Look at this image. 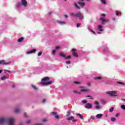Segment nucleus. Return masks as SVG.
Returning <instances> with one entry per match:
<instances>
[{"mask_svg": "<svg viewBox=\"0 0 125 125\" xmlns=\"http://www.w3.org/2000/svg\"><path fill=\"white\" fill-rule=\"evenodd\" d=\"M6 123L8 125H15L14 119L10 118L6 119L3 117H0V125H4Z\"/></svg>", "mask_w": 125, "mask_h": 125, "instance_id": "obj_1", "label": "nucleus"}, {"mask_svg": "<svg viewBox=\"0 0 125 125\" xmlns=\"http://www.w3.org/2000/svg\"><path fill=\"white\" fill-rule=\"evenodd\" d=\"M50 78L48 77H46L42 78V83H41L43 85H48L49 84H52V83H53V81H50L48 82Z\"/></svg>", "mask_w": 125, "mask_h": 125, "instance_id": "obj_2", "label": "nucleus"}, {"mask_svg": "<svg viewBox=\"0 0 125 125\" xmlns=\"http://www.w3.org/2000/svg\"><path fill=\"white\" fill-rule=\"evenodd\" d=\"M76 17H78L80 20H83V15L81 12H78L77 13Z\"/></svg>", "mask_w": 125, "mask_h": 125, "instance_id": "obj_3", "label": "nucleus"}, {"mask_svg": "<svg viewBox=\"0 0 125 125\" xmlns=\"http://www.w3.org/2000/svg\"><path fill=\"white\" fill-rule=\"evenodd\" d=\"M106 94H109V96H116V94H117L116 91H108L106 92Z\"/></svg>", "mask_w": 125, "mask_h": 125, "instance_id": "obj_4", "label": "nucleus"}, {"mask_svg": "<svg viewBox=\"0 0 125 125\" xmlns=\"http://www.w3.org/2000/svg\"><path fill=\"white\" fill-rule=\"evenodd\" d=\"M94 104H95V105H97L95 107V109H97V110H99V109H100L101 108V107L99 105V102H97V101H95L94 102Z\"/></svg>", "mask_w": 125, "mask_h": 125, "instance_id": "obj_5", "label": "nucleus"}, {"mask_svg": "<svg viewBox=\"0 0 125 125\" xmlns=\"http://www.w3.org/2000/svg\"><path fill=\"white\" fill-rule=\"evenodd\" d=\"M85 108H86V109H91V108H92V104L90 103H87L85 106Z\"/></svg>", "mask_w": 125, "mask_h": 125, "instance_id": "obj_6", "label": "nucleus"}, {"mask_svg": "<svg viewBox=\"0 0 125 125\" xmlns=\"http://www.w3.org/2000/svg\"><path fill=\"white\" fill-rule=\"evenodd\" d=\"M52 115L55 116V119L57 120H59V115H57V112H52Z\"/></svg>", "mask_w": 125, "mask_h": 125, "instance_id": "obj_7", "label": "nucleus"}, {"mask_svg": "<svg viewBox=\"0 0 125 125\" xmlns=\"http://www.w3.org/2000/svg\"><path fill=\"white\" fill-rule=\"evenodd\" d=\"M0 64H2V65H7V64H9V62H6L4 60H1L0 61Z\"/></svg>", "mask_w": 125, "mask_h": 125, "instance_id": "obj_8", "label": "nucleus"}, {"mask_svg": "<svg viewBox=\"0 0 125 125\" xmlns=\"http://www.w3.org/2000/svg\"><path fill=\"white\" fill-rule=\"evenodd\" d=\"M21 3L22 4V5H23V6H25L26 7V6H27V1L26 0H21Z\"/></svg>", "mask_w": 125, "mask_h": 125, "instance_id": "obj_9", "label": "nucleus"}, {"mask_svg": "<svg viewBox=\"0 0 125 125\" xmlns=\"http://www.w3.org/2000/svg\"><path fill=\"white\" fill-rule=\"evenodd\" d=\"M37 51V49H33L32 50L28 51L27 52V54H31L32 53H35Z\"/></svg>", "mask_w": 125, "mask_h": 125, "instance_id": "obj_10", "label": "nucleus"}, {"mask_svg": "<svg viewBox=\"0 0 125 125\" xmlns=\"http://www.w3.org/2000/svg\"><path fill=\"white\" fill-rule=\"evenodd\" d=\"M77 3L80 5L81 6H84V5H85V3L83 2L79 1L77 2Z\"/></svg>", "mask_w": 125, "mask_h": 125, "instance_id": "obj_11", "label": "nucleus"}, {"mask_svg": "<svg viewBox=\"0 0 125 125\" xmlns=\"http://www.w3.org/2000/svg\"><path fill=\"white\" fill-rule=\"evenodd\" d=\"M102 28H103L102 25H99L98 26V31H100V32H102V31H103V29H102Z\"/></svg>", "mask_w": 125, "mask_h": 125, "instance_id": "obj_12", "label": "nucleus"}, {"mask_svg": "<svg viewBox=\"0 0 125 125\" xmlns=\"http://www.w3.org/2000/svg\"><path fill=\"white\" fill-rule=\"evenodd\" d=\"M103 116V114H99L96 115V118L97 119H101V118H102Z\"/></svg>", "mask_w": 125, "mask_h": 125, "instance_id": "obj_13", "label": "nucleus"}, {"mask_svg": "<svg viewBox=\"0 0 125 125\" xmlns=\"http://www.w3.org/2000/svg\"><path fill=\"white\" fill-rule=\"evenodd\" d=\"M88 31H90V32H91V33H93V34H94V35H96V33L94 31H93V30L92 29H91L90 27H88Z\"/></svg>", "mask_w": 125, "mask_h": 125, "instance_id": "obj_14", "label": "nucleus"}, {"mask_svg": "<svg viewBox=\"0 0 125 125\" xmlns=\"http://www.w3.org/2000/svg\"><path fill=\"white\" fill-rule=\"evenodd\" d=\"M76 115L79 117V118H80L81 120H83V115H81L80 113H77Z\"/></svg>", "mask_w": 125, "mask_h": 125, "instance_id": "obj_15", "label": "nucleus"}, {"mask_svg": "<svg viewBox=\"0 0 125 125\" xmlns=\"http://www.w3.org/2000/svg\"><path fill=\"white\" fill-rule=\"evenodd\" d=\"M70 16H72V17H77V13H71L70 14Z\"/></svg>", "mask_w": 125, "mask_h": 125, "instance_id": "obj_16", "label": "nucleus"}, {"mask_svg": "<svg viewBox=\"0 0 125 125\" xmlns=\"http://www.w3.org/2000/svg\"><path fill=\"white\" fill-rule=\"evenodd\" d=\"M24 40V37H21L18 40V42H23Z\"/></svg>", "mask_w": 125, "mask_h": 125, "instance_id": "obj_17", "label": "nucleus"}, {"mask_svg": "<svg viewBox=\"0 0 125 125\" xmlns=\"http://www.w3.org/2000/svg\"><path fill=\"white\" fill-rule=\"evenodd\" d=\"M100 20L102 21V22H108V21H109L108 20H104V18H101Z\"/></svg>", "mask_w": 125, "mask_h": 125, "instance_id": "obj_18", "label": "nucleus"}, {"mask_svg": "<svg viewBox=\"0 0 125 125\" xmlns=\"http://www.w3.org/2000/svg\"><path fill=\"white\" fill-rule=\"evenodd\" d=\"M74 119H75V117H74V116H71L67 118V121H72V120H74Z\"/></svg>", "mask_w": 125, "mask_h": 125, "instance_id": "obj_19", "label": "nucleus"}, {"mask_svg": "<svg viewBox=\"0 0 125 125\" xmlns=\"http://www.w3.org/2000/svg\"><path fill=\"white\" fill-rule=\"evenodd\" d=\"M74 5L76 7V8H77V9H81V7H80V6H79V5H78V4H77V3H74Z\"/></svg>", "mask_w": 125, "mask_h": 125, "instance_id": "obj_20", "label": "nucleus"}, {"mask_svg": "<svg viewBox=\"0 0 125 125\" xmlns=\"http://www.w3.org/2000/svg\"><path fill=\"white\" fill-rule=\"evenodd\" d=\"M73 56H74V57H78V55L77 52H73L72 53Z\"/></svg>", "mask_w": 125, "mask_h": 125, "instance_id": "obj_21", "label": "nucleus"}, {"mask_svg": "<svg viewBox=\"0 0 125 125\" xmlns=\"http://www.w3.org/2000/svg\"><path fill=\"white\" fill-rule=\"evenodd\" d=\"M32 87L34 89V90H38V87L35 85H31Z\"/></svg>", "mask_w": 125, "mask_h": 125, "instance_id": "obj_22", "label": "nucleus"}, {"mask_svg": "<svg viewBox=\"0 0 125 125\" xmlns=\"http://www.w3.org/2000/svg\"><path fill=\"white\" fill-rule=\"evenodd\" d=\"M102 77H97L94 78V80L99 81V80H102Z\"/></svg>", "mask_w": 125, "mask_h": 125, "instance_id": "obj_23", "label": "nucleus"}, {"mask_svg": "<svg viewBox=\"0 0 125 125\" xmlns=\"http://www.w3.org/2000/svg\"><path fill=\"white\" fill-rule=\"evenodd\" d=\"M81 91H82V92L89 91V89H82L81 90Z\"/></svg>", "mask_w": 125, "mask_h": 125, "instance_id": "obj_24", "label": "nucleus"}, {"mask_svg": "<svg viewBox=\"0 0 125 125\" xmlns=\"http://www.w3.org/2000/svg\"><path fill=\"white\" fill-rule=\"evenodd\" d=\"M69 116H71V111L68 110L67 112L66 117H69Z\"/></svg>", "mask_w": 125, "mask_h": 125, "instance_id": "obj_25", "label": "nucleus"}, {"mask_svg": "<svg viewBox=\"0 0 125 125\" xmlns=\"http://www.w3.org/2000/svg\"><path fill=\"white\" fill-rule=\"evenodd\" d=\"M60 56H62V57H63V58H65V57H66V55H65V54H63L62 53H61L60 54Z\"/></svg>", "mask_w": 125, "mask_h": 125, "instance_id": "obj_26", "label": "nucleus"}, {"mask_svg": "<svg viewBox=\"0 0 125 125\" xmlns=\"http://www.w3.org/2000/svg\"><path fill=\"white\" fill-rule=\"evenodd\" d=\"M116 14L117 16H118V15H119H119H122V13L121 12H119V11H117L116 12Z\"/></svg>", "mask_w": 125, "mask_h": 125, "instance_id": "obj_27", "label": "nucleus"}, {"mask_svg": "<svg viewBox=\"0 0 125 125\" xmlns=\"http://www.w3.org/2000/svg\"><path fill=\"white\" fill-rule=\"evenodd\" d=\"M101 1L103 4H106V0H101Z\"/></svg>", "mask_w": 125, "mask_h": 125, "instance_id": "obj_28", "label": "nucleus"}, {"mask_svg": "<svg viewBox=\"0 0 125 125\" xmlns=\"http://www.w3.org/2000/svg\"><path fill=\"white\" fill-rule=\"evenodd\" d=\"M6 76H2V77H1V80L2 81H3V80H6Z\"/></svg>", "mask_w": 125, "mask_h": 125, "instance_id": "obj_29", "label": "nucleus"}, {"mask_svg": "<svg viewBox=\"0 0 125 125\" xmlns=\"http://www.w3.org/2000/svg\"><path fill=\"white\" fill-rule=\"evenodd\" d=\"M20 6H21V3H20V2H18L17 5V7L18 8H19V7H20Z\"/></svg>", "mask_w": 125, "mask_h": 125, "instance_id": "obj_30", "label": "nucleus"}, {"mask_svg": "<svg viewBox=\"0 0 125 125\" xmlns=\"http://www.w3.org/2000/svg\"><path fill=\"white\" fill-rule=\"evenodd\" d=\"M111 122H116V118L115 117H112L111 119Z\"/></svg>", "mask_w": 125, "mask_h": 125, "instance_id": "obj_31", "label": "nucleus"}, {"mask_svg": "<svg viewBox=\"0 0 125 125\" xmlns=\"http://www.w3.org/2000/svg\"><path fill=\"white\" fill-rule=\"evenodd\" d=\"M122 109H123V110H125V104H122L121 106Z\"/></svg>", "mask_w": 125, "mask_h": 125, "instance_id": "obj_32", "label": "nucleus"}, {"mask_svg": "<svg viewBox=\"0 0 125 125\" xmlns=\"http://www.w3.org/2000/svg\"><path fill=\"white\" fill-rule=\"evenodd\" d=\"M14 112H15V113H19V109L18 108H16L14 110Z\"/></svg>", "mask_w": 125, "mask_h": 125, "instance_id": "obj_33", "label": "nucleus"}, {"mask_svg": "<svg viewBox=\"0 0 125 125\" xmlns=\"http://www.w3.org/2000/svg\"><path fill=\"white\" fill-rule=\"evenodd\" d=\"M65 59H71V56H65L64 58Z\"/></svg>", "mask_w": 125, "mask_h": 125, "instance_id": "obj_34", "label": "nucleus"}, {"mask_svg": "<svg viewBox=\"0 0 125 125\" xmlns=\"http://www.w3.org/2000/svg\"><path fill=\"white\" fill-rule=\"evenodd\" d=\"M4 72H5V73H6V72H7L8 73H9L10 74L11 73V71L9 70H5Z\"/></svg>", "mask_w": 125, "mask_h": 125, "instance_id": "obj_35", "label": "nucleus"}, {"mask_svg": "<svg viewBox=\"0 0 125 125\" xmlns=\"http://www.w3.org/2000/svg\"><path fill=\"white\" fill-rule=\"evenodd\" d=\"M117 83H119V84H122V85H125V84L124 83L121 82H118Z\"/></svg>", "mask_w": 125, "mask_h": 125, "instance_id": "obj_36", "label": "nucleus"}, {"mask_svg": "<svg viewBox=\"0 0 125 125\" xmlns=\"http://www.w3.org/2000/svg\"><path fill=\"white\" fill-rule=\"evenodd\" d=\"M42 52L40 51L38 53V56H41L42 55Z\"/></svg>", "mask_w": 125, "mask_h": 125, "instance_id": "obj_37", "label": "nucleus"}, {"mask_svg": "<svg viewBox=\"0 0 125 125\" xmlns=\"http://www.w3.org/2000/svg\"><path fill=\"white\" fill-rule=\"evenodd\" d=\"M114 111V107H111L109 109V112H113Z\"/></svg>", "mask_w": 125, "mask_h": 125, "instance_id": "obj_38", "label": "nucleus"}, {"mask_svg": "<svg viewBox=\"0 0 125 125\" xmlns=\"http://www.w3.org/2000/svg\"><path fill=\"white\" fill-rule=\"evenodd\" d=\"M74 83H76V84H80V83H81V82L74 81Z\"/></svg>", "mask_w": 125, "mask_h": 125, "instance_id": "obj_39", "label": "nucleus"}, {"mask_svg": "<svg viewBox=\"0 0 125 125\" xmlns=\"http://www.w3.org/2000/svg\"><path fill=\"white\" fill-rule=\"evenodd\" d=\"M86 97H90V99H93V98H92V97H91V96L90 95H87L86 96Z\"/></svg>", "mask_w": 125, "mask_h": 125, "instance_id": "obj_40", "label": "nucleus"}, {"mask_svg": "<svg viewBox=\"0 0 125 125\" xmlns=\"http://www.w3.org/2000/svg\"><path fill=\"white\" fill-rule=\"evenodd\" d=\"M72 122H73V123H76V122H78V120H77V119H73L72 120Z\"/></svg>", "mask_w": 125, "mask_h": 125, "instance_id": "obj_41", "label": "nucleus"}, {"mask_svg": "<svg viewBox=\"0 0 125 125\" xmlns=\"http://www.w3.org/2000/svg\"><path fill=\"white\" fill-rule=\"evenodd\" d=\"M83 104H85L87 103V101L83 100Z\"/></svg>", "mask_w": 125, "mask_h": 125, "instance_id": "obj_42", "label": "nucleus"}, {"mask_svg": "<svg viewBox=\"0 0 125 125\" xmlns=\"http://www.w3.org/2000/svg\"><path fill=\"white\" fill-rule=\"evenodd\" d=\"M56 52V50H53L52 51V54H55Z\"/></svg>", "mask_w": 125, "mask_h": 125, "instance_id": "obj_43", "label": "nucleus"}, {"mask_svg": "<svg viewBox=\"0 0 125 125\" xmlns=\"http://www.w3.org/2000/svg\"><path fill=\"white\" fill-rule=\"evenodd\" d=\"M91 119L92 120H95V117H94V116H91Z\"/></svg>", "mask_w": 125, "mask_h": 125, "instance_id": "obj_44", "label": "nucleus"}, {"mask_svg": "<svg viewBox=\"0 0 125 125\" xmlns=\"http://www.w3.org/2000/svg\"><path fill=\"white\" fill-rule=\"evenodd\" d=\"M80 26H81V23H77V27L79 28V27H80Z\"/></svg>", "mask_w": 125, "mask_h": 125, "instance_id": "obj_45", "label": "nucleus"}, {"mask_svg": "<svg viewBox=\"0 0 125 125\" xmlns=\"http://www.w3.org/2000/svg\"><path fill=\"white\" fill-rule=\"evenodd\" d=\"M31 123V121L28 120L27 122H26V124L27 125H29V124H30Z\"/></svg>", "mask_w": 125, "mask_h": 125, "instance_id": "obj_46", "label": "nucleus"}, {"mask_svg": "<svg viewBox=\"0 0 125 125\" xmlns=\"http://www.w3.org/2000/svg\"><path fill=\"white\" fill-rule=\"evenodd\" d=\"M42 122L43 123H44V122H47V120H46V119H43V120H42Z\"/></svg>", "mask_w": 125, "mask_h": 125, "instance_id": "obj_47", "label": "nucleus"}, {"mask_svg": "<svg viewBox=\"0 0 125 125\" xmlns=\"http://www.w3.org/2000/svg\"><path fill=\"white\" fill-rule=\"evenodd\" d=\"M66 64H71V62L70 61H66Z\"/></svg>", "mask_w": 125, "mask_h": 125, "instance_id": "obj_48", "label": "nucleus"}, {"mask_svg": "<svg viewBox=\"0 0 125 125\" xmlns=\"http://www.w3.org/2000/svg\"><path fill=\"white\" fill-rule=\"evenodd\" d=\"M64 17H65V18H68L69 17V16L67 15H64Z\"/></svg>", "mask_w": 125, "mask_h": 125, "instance_id": "obj_49", "label": "nucleus"}, {"mask_svg": "<svg viewBox=\"0 0 125 125\" xmlns=\"http://www.w3.org/2000/svg\"><path fill=\"white\" fill-rule=\"evenodd\" d=\"M101 16H103V17H105V16H106V14H102L101 15Z\"/></svg>", "mask_w": 125, "mask_h": 125, "instance_id": "obj_50", "label": "nucleus"}, {"mask_svg": "<svg viewBox=\"0 0 125 125\" xmlns=\"http://www.w3.org/2000/svg\"><path fill=\"white\" fill-rule=\"evenodd\" d=\"M59 48H60V46H57L56 47V49H59Z\"/></svg>", "mask_w": 125, "mask_h": 125, "instance_id": "obj_51", "label": "nucleus"}, {"mask_svg": "<svg viewBox=\"0 0 125 125\" xmlns=\"http://www.w3.org/2000/svg\"><path fill=\"white\" fill-rule=\"evenodd\" d=\"M42 103H45V99H43L42 101Z\"/></svg>", "mask_w": 125, "mask_h": 125, "instance_id": "obj_52", "label": "nucleus"}, {"mask_svg": "<svg viewBox=\"0 0 125 125\" xmlns=\"http://www.w3.org/2000/svg\"><path fill=\"white\" fill-rule=\"evenodd\" d=\"M23 116L25 117H27V114L26 113H24Z\"/></svg>", "mask_w": 125, "mask_h": 125, "instance_id": "obj_53", "label": "nucleus"}, {"mask_svg": "<svg viewBox=\"0 0 125 125\" xmlns=\"http://www.w3.org/2000/svg\"><path fill=\"white\" fill-rule=\"evenodd\" d=\"M59 23H62V24H65L66 23L65 22H61V21H59Z\"/></svg>", "mask_w": 125, "mask_h": 125, "instance_id": "obj_54", "label": "nucleus"}, {"mask_svg": "<svg viewBox=\"0 0 125 125\" xmlns=\"http://www.w3.org/2000/svg\"><path fill=\"white\" fill-rule=\"evenodd\" d=\"M120 116V114L119 113H117L116 114V117H119Z\"/></svg>", "mask_w": 125, "mask_h": 125, "instance_id": "obj_55", "label": "nucleus"}, {"mask_svg": "<svg viewBox=\"0 0 125 125\" xmlns=\"http://www.w3.org/2000/svg\"><path fill=\"white\" fill-rule=\"evenodd\" d=\"M76 50H77L76 49H72V51H74V52L76 51Z\"/></svg>", "mask_w": 125, "mask_h": 125, "instance_id": "obj_56", "label": "nucleus"}, {"mask_svg": "<svg viewBox=\"0 0 125 125\" xmlns=\"http://www.w3.org/2000/svg\"><path fill=\"white\" fill-rule=\"evenodd\" d=\"M87 85H88L89 86H90V83L89 82L87 83Z\"/></svg>", "mask_w": 125, "mask_h": 125, "instance_id": "obj_57", "label": "nucleus"}, {"mask_svg": "<svg viewBox=\"0 0 125 125\" xmlns=\"http://www.w3.org/2000/svg\"><path fill=\"white\" fill-rule=\"evenodd\" d=\"M74 93H78V92L76 91H73Z\"/></svg>", "mask_w": 125, "mask_h": 125, "instance_id": "obj_58", "label": "nucleus"}, {"mask_svg": "<svg viewBox=\"0 0 125 125\" xmlns=\"http://www.w3.org/2000/svg\"><path fill=\"white\" fill-rule=\"evenodd\" d=\"M122 101L125 102V99H122Z\"/></svg>", "mask_w": 125, "mask_h": 125, "instance_id": "obj_59", "label": "nucleus"}, {"mask_svg": "<svg viewBox=\"0 0 125 125\" xmlns=\"http://www.w3.org/2000/svg\"><path fill=\"white\" fill-rule=\"evenodd\" d=\"M112 20H114V21L116 20V18H113L112 19Z\"/></svg>", "mask_w": 125, "mask_h": 125, "instance_id": "obj_60", "label": "nucleus"}, {"mask_svg": "<svg viewBox=\"0 0 125 125\" xmlns=\"http://www.w3.org/2000/svg\"><path fill=\"white\" fill-rule=\"evenodd\" d=\"M1 73H2V70H0V74Z\"/></svg>", "mask_w": 125, "mask_h": 125, "instance_id": "obj_61", "label": "nucleus"}, {"mask_svg": "<svg viewBox=\"0 0 125 125\" xmlns=\"http://www.w3.org/2000/svg\"><path fill=\"white\" fill-rule=\"evenodd\" d=\"M98 34H101V32H98Z\"/></svg>", "mask_w": 125, "mask_h": 125, "instance_id": "obj_62", "label": "nucleus"}, {"mask_svg": "<svg viewBox=\"0 0 125 125\" xmlns=\"http://www.w3.org/2000/svg\"><path fill=\"white\" fill-rule=\"evenodd\" d=\"M19 125H23V124L22 123H20Z\"/></svg>", "mask_w": 125, "mask_h": 125, "instance_id": "obj_63", "label": "nucleus"}, {"mask_svg": "<svg viewBox=\"0 0 125 125\" xmlns=\"http://www.w3.org/2000/svg\"><path fill=\"white\" fill-rule=\"evenodd\" d=\"M13 87H14V88L15 87V85H13Z\"/></svg>", "mask_w": 125, "mask_h": 125, "instance_id": "obj_64", "label": "nucleus"}]
</instances>
